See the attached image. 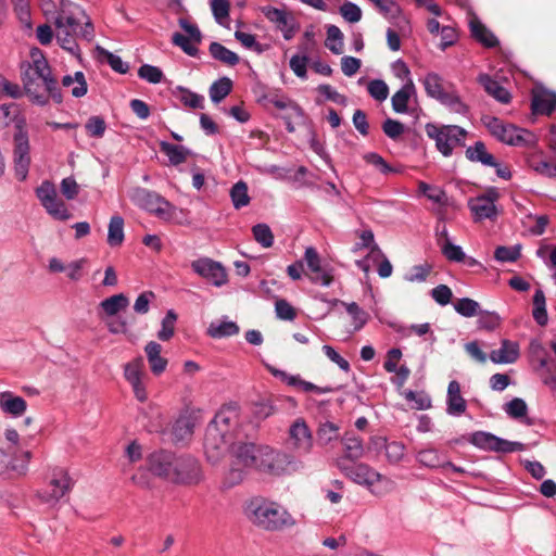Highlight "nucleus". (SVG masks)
Instances as JSON below:
<instances>
[{"mask_svg": "<svg viewBox=\"0 0 556 556\" xmlns=\"http://www.w3.org/2000/svg\"><path fill=\"white\" fill-rule=\"evenodd\" d=\"M176 455L168 451L154 452L149 457L150 471L167 481L173 475V466L175 465Z\"/></svg>", "mask_w": 556, "mask_h": 556, "instance_id": "nucleus-25", "label": "nucleus"}, {"mask_svg": "<svg viewBox=\"0 0 556 556\" xmlns=\"http://www.w3.org/2000/svg\"><path fill=\"white\" fill-rule=\"evenodd\" d=\"M454 309L464 317H473L480 313V304L469 298L458 299L454 303Z\"/></svg>", "mask_w": 556, "mask_h": 556, "instance_id": "nucleus-55", "label": "nucleus"}, {"mask_svg": "<svg viewBox=\"0 0 556 556\" xmlns=\"http://www.w3.org/2000/svg\"><path fill=\"white\" fill-rule=\"evenodd\" d=\"M124 241V219L119 215L111 217L108 230V244L112 248L119 247Z\"/></svg>", "mask_w": 556, "mask_h": 556, "instance_id": "nucleus-44", "label": "nucleus"}, {"mask_svg": "<svg viewBox=\"0 0 556 556\" xmlns=\"http://www.w3.org/2000/svg\"><path fill=\"white\" fill-rule=\"evenodd\" d=\"M253 237L263 248H270L274 243V235L267 224H256L252 228Z\"/></svg>", "mask_w": 556, "mask_h": 556, "instance_id": "nucleus-57", "label": "nucleus"}, {"mask_svg": "<svg viewBox=\"0 0 556 556\" xmlns=\"http://www.w3.org/2000/svg\"><path fill=\"white\" fill-rule=\"evenodd\" d=\"M24 121H20L13 135L12 162L14 176L18 181H25L28 177L31 153L27 130L24 128Z\"/></svg>", "mask_w": 556, "mask_h": 556, "instance_id": "nucleus-10", "label": "nucleus"}, {"mask_svg": "<svg viewBox=\"0 0 556 556\" xmlns=\"http://www.w3.org/2000/svg\"><path fill=\"white\" fill-rule=\"evenodd\" d=\"M128 197L135 205L161 219L169 220L173 217L175 206L155 191L135 187L128 191Z\"/></svg>", "mask_w": 556, "mask_h": 556, "instance_id": "nucleus-9", "label": "nucleus"}, {"mask_svg": "<svg viewBox=\"0 0 556 556\" xmlns=\"http://www.w3.org/2000/svg\"><path fill=\"white\" fill-rule=\"evenodd\" d=\"M417 98L416 87L412 79H408L391 98V105L395 113H408L409 102Z\"/></svg>", "mask_w": 556, "mask_h": 556, "instance_id": "nucleus-28", "label": "nucleus"}, {"mask_svg": "<svg viewBox=\"0 0 556 556\" xmlns=\"http://www.w3.org/2000/svg\"><path fill=\"white\" fill-rule=\"evenodd\" d=\"M231 454L235 460L224 480L226 488H232L241 483L245 477L244 469L253 468L258 470L261 445H255L254 443L233 444Z\"/></svg>", "mask_w": 556, "mask_h": 556, "instance_id": "nucleus-5", "label": "nucleus"}, {"mask_svg": "<svg viewBox=\"0 0 556 556\" xmlns=\"http://www.w3.org/2000/svg\"><path fill=\"white\" fill-rule=\"evenodd\" d=\"M504 412L510 418L520 419L528 414V405L525 400L520 397H514L511 401L504 405Z\"/></svg>", "mask_w": 556, "mask_h": 556, "instance_id": "nucleus-59", "label": "nucleus"}, {"mask_svg": "<svg viewBox=\"0 0 556 556\" xmlns=\"http://www.w3.org/2000/svg\"><path fill=\"white\" fill-rule=\"evenodd\" d=\"M339 12L344 21L349 23H357L362 20V9L354 2L346 1L340 8Z\"/></svg>", "mask_w": 556, "mask_h": 556, "instance_id": "nucleus-63", "label": "nucleus"}, {"mask_svg": "<svg viewBox=\"0 0 556 556\" xmlns=\"http://www.w3.org/2000/svg\"><path fill=\"white\" fill-rule=\"evenodd\" d=\"M144 353L154 376H160L166 370L168 361L161 355L162 345L155 341H150L144 346Z\"/></svg>", "mask_w": 556, "mask_h": 556, "instance_id": "nucleus-31", "label": "nucleus"}, {"mask_svg": "<svg viewBox=\"0 0 556 556\" xmlns=\"http://www.w3.org/2000/svg\"><path fill=\"white\" fill-rule=\"evenodd\" d=\"M441 252L442 254L452 262H464L466 260V254L463 251L460 245L454 244L451 239L444 240L441 243Z\"/></svg>", "mask_w": 556, "mask_h": 556, "instance_id": "nucleus-58", "label": "nucleus"}, {"mask_svg": "<svg viewBox=\"0 0 556 556\" xmlns=\"http://www.w3.org/2000/svg\"><path fill=\"white\" fill-rule=\"evenodd\" d=\"M14 7V12L26 30L33 29L30 3L29 0H11Z\"/></svg>", "mask_w": 556, "mask_h": 556, "instance_id": "nucleus-53", "label": "nucleus"}, {"mask_svg": "<svg viewBox=\"0 0 556 556\" xmlns=\"http://www.w3.org/2000/svg\"><path fill=\"white\" fill-rule=\"evenodd\" d=\"M73 488V480L64 468H54L46 488L38 492L41 502L54 506Z\"/></svg>", "mask_w": 556, "mask_h": 556, "instance_id": "nucleus-11", "label": "nucleus"}, {"mask_svg": "<svg viewBox=\"0 0 556 556\" xmlns=\"http://www.w3.org/2000/svg\"><path fill=\"white\" fill-rule=\"evenodd\" d=\"M343 33L336 25L327 26V38L325 46L333 53H343Z\"/></svg>", "mask_w": 556, "mask_h": 556, "instance_id": "nucleus-50", "label": "nucleus"}, {"mask_svg": "<svg viewBox=\"0 0 556 556\" xmlns=\"http://www.w3.org/2000/svg\"><path fill=\"white\" fill-rule=\"evenodd\" d=\"M270 374L279 378L281 381L286 382L290 387H295L301 389L304 392H313L316 394H326L333 391L331 387H319L309 381H305L301 378L300 375H290L281 369H277L275 367L268 368Z\"/></svg>", "mask_w": 556, "mask_h": 556, "instance_id": "nucleus-24", "label": "nucleus"}, {"mask_svg": "<svg viewBox=\"0 0 556 556\" xmlns=\"http://www.w3.org/2000/svg\"><path fill=\"white\" fill-rule=\"evenodd\" d=\"M54 25H63L67 29L79 31L80 38L90 41L94 37V29L85 10L70 0H61Z\"/></svg>", "mask_w": 556, "mask_h": 556, "instance_id": "nucleus-6", "label": "nucleus"}, {"mask_svg": "<svg viewBox=\"0 0 556 556\" xmlns=\"http://www.w3.org/2000/svg\"><path fill=\"white\" fill-rule=\"evenodd\" d=\"M176 320V313L173 309H168L162 319V327L157 332V338L161 341H168L174 336Z\"/></svg>", "mask_w": 556, "mask_h": 556, "instance_id": "nucleus-56", "label": "nucleus"}, {"mask_svg": "<svg viewBox=\"0 0 556 556\" xmlns=\"http://www.w3.org/2000/svg\"><path fill=\"white\" fill-rule=\"evenodd\" d=\"M425 130L435 141V147L443 156H451L456 147L465 146L467 130L460 126L427 123Z\"/></svg>", "mask_w": 556, "mask_h": 556, "instance_id": "nucleus-8", "label": "nucleus"}, {"mask_svg": "<svg viewBox=\"0 0 556 556\" xmlns=\"http://www.w3.org/2000/svg\"><path fill=\"white\" fill-rule=\"evenodd\" d=\"M172 472L169 482L175 484L192 485L203 479L199 460L190 455L176 456Z\"/></svg>", "mask_w": 556, "mask_h": 556, "instance_id": "nucleus-13", "label": "nucleus"}, {"mask_svg": "<svg viewBox=\"0 0 556 556\" xmlns=\"http://www.w3.org/2000/svg\"><path fill=\"white\" fill-rule=\"evenodd\" d=\"M531 109L535 115H551L556 110V92L536 86L532 90Z\"/></svg>", "mask_w": 556, "mask_h": 556, "instance_id": "nucleus-23", "label": "nucleus"}, {"mask_svg": "<svg viewBox=\"0 0 556 556\" xmlns=\"http://www.w3.org/2000/svg\"><path fill=\"white\" fill-rule=\"evenodd\" d=\"M482 123L494 138L505 144L530 147L535 143V136L531 131L504 123L498 117L486 115L482 117Z\"/></svg>", "mask_w": 556, "mask_h": 556, "instance_id": "nucleus-7", "label": "nucleus"}, {"mask_svg": "<svg viewBox=\"0 0 556 556\" xmlns=\"http://www.w3.org/2000/svg\"><path fill=\"white\" fill-rule=\"evenodd\" d=\"M138 76L150 84H159L162 81L164 75L157 66L143 64L138 70Z\"/></svg>", "mask_w": 556, "mask_h": 556, "instance_id": "nucleus-64", "label": "nucleus"}, {"mask_svg": "<svg viewBox=\"0 0 556 556\" xmlns=\"http://www.w3.org/2000/svg\"><path fill=\"white\" fill-rule=\"evenodd\" d=\"M208 51L213 59L226 65L235 66L239 63L238 54L219 42H212L208 47Z\"/></svg>", "mask_w": 556, "mask_h": 556, "instance_id": "nucleus-42", "label": "nucleus"}, {"mask_svg": "<svg viewBox=\"0 0 556 556\" xmlns=\"http://www.w3.org/2000/svg\"><path fill=\"white\" fill-rule=\"evenodd\" d=\"M469 442L478 448L497 453H514L525 450V444L521 442L508 441L486 431L473 432Z\"/></svg>", "mask_w": 556, "mask_h": 556, "instance_id": "nucleus-14", "label": "nucleus"}, {"mask_svg": "<svg viewBox=\"0 0 556 556\" xmlns=\"http://www.w3.org/2000/svg\"><path fill=\"white\" fill-rule=\"evenodd\" d=\"M467 403L460 394V384L452 380L447 387L446 413L451 416H460L466 412Z\"/></svg>", "mask_w": 556, "mask_h": 556, "instance_id": "nucleus-29", "label": "nucleus"}, {"mask_svg": "<svg viewBox=\"0 0 556 556\" xmlns=\"http://www.w3.org/2000/svg\"><path fill=\"white\" fill-rule=\"evenodd\" d=\"M261 12L275 26L276 30L282 34L286 40L289 41L294 37L299 25L291 13L271 5L262 7Z\"/></svg>", "mask_w": 556, "mask_h": 556, "instance_id": "nucleus-20", "label": "nucleus"}, {"mask_svg": "<svg viewBox=\"0 0 556 556\" xmlns=\"http://www.w3.org/2000/svg\"><path fill=\"white\" fill-rule=\"evenodd\" d=\"M160 149L168 157V162L173 166L184 163L191 154V151L185 146L173 144L167 141H161Z\"/></svg>", "mask_w": 556, "mask_h": 556, "instance_id": "nucleus-39", "label": "nucleus"}, {"mask_svg": "<svg viewBox=\"0 0 556 556\" xmlns=\"http://www.w3.org/2000/svg\"><path fill=\"white\" fill-rule=\"evenodd\" d=\"M31 458L29 451H15L0 445V476L15 472L25 475Z\"/></svg>", "mask_w": 556, "mask_h": 556, "instance_id": "nucleus-19", "label": "nucleus"}, {"mask_svg": "<svg viewBox=\"0 0 556 556\" xmlns=\"http://www.w3.org/2000/svg\"><path fill=\"white\" fill-rule=\"evenodd\" d=\"M532 316L535 323L540 326H545L548 321L545 294L541 289L535 290L533 294Z\"/></svg>", "mask_w": 556, "mask_h": 556, "instance_id": "nucleus-45", "label": "nucleus"}, {"mask_svg": "<svg viewBox=\"0 0 556 556\" xmlns=\"http://www.w3.org/2000/svg\"><path fill=\"white\" fill-rule=\"evenodd\" d=\"M176 94L179 101L190 109H203L204 108V97L202 94L195 93L188 88L177 87Z\"/></svg>", "mask_w": 556, "mask_h": 556, "instance_id": "nucleus-49", "label": "nucleus"}, {"mask_svg": "<svg viewBox=\"0 0 556 556\" xmlns=\"http://www.w3.org/2000/svg\"><path fill=\"white\" fill-rule=\"evenodd\" d=\"M56 27V40L60 46L68 51L74 56L80 55L79 46L76 42L77 38H80L79 31L65 28L63 25H55Z\"/></svg>", "mask_w": 556, "mask_h": 556, "instance_id": "nucleus-35", "label": "nucleus"}, {"mask_svg": "<svg viewBox=\"0 0 556 556\" xmlns=\"http://www.w3.org/2000/svg\"><path fill=\"white\" fill-rule=\"evenodd\" d=\"M191 268L197 275L211 281L215 287L227 283V273L224 266L212 258L200 257L191 263Z\"/></svg>", "mask_w": 556, "mask_h": 556, "instance_id": "nucleus-22", "label": "nucleus"}, {"mask_svg": "<svg viewBox=\"0 0 556 556\" xmlns=\"http://www.w3.org/2000/svg\"><path fill=\"white\" fill-rule=\"evenodd\" d=\"M258 471L270 476H289L304 469V463L294 454L261 445Z\"/></svg>", "mask_w": 556, "mask_h": 556, "instance_id": "nucleus-4", "label": "nucleus"}, {"mask_svg": "<svg viewBox=\"0 0 556 556\" xmlns=\"http://www.w3.org/2000/svg\"><path fill=\"white\" fill-rule=\"evenodd\" d=\"M344 445L345 458L350 460H357L364 455L363 440L354 434L345 433L342 438Z\"/></svg>", "mask_w": 556, "mask_h": 556, "instance_id": "nucleus-41", "label": "nucleus"}, {"mask_svg": "<svg viewBox=\"0 0 556 556\" xmlns=\"http://www.w3.org/2000/svg\"><path fill=\"white\" fill-rule=\"evenodd\" d=\"M21 76L25 92L34 103L46 105L50 98L55 103L63 101L58 80L40 49H31L29 60L22 62Z\"/></svg>", "mask_w": 556, "mask_h": 556, "instance_id": "nucleus-1", "label": "nucleus"}, {"mask_svg": "<svg viewBox=\"0 0 556 556\" xmlns=\"http://www.w3.org/2000/svg\"><path fill=\"white\" fill-rule=\"evenodd\" d=\"M197 422L198 416L193 412H182L173 425V440L176 442L189 440L193 434Z\"/></svg>", "mask_w": 556, "mask_h": 556, "instance_id": "nucleus-26", "label": "nucleus"}, {"mask_svg": "<svg viewBox=\"0 0 556 556\" xmlns=\"http://www.w3.org/2000/svg\"><path fill=\"white\" fill-rule=\"evenodd\" d=\"M64 87L73 86L71 93L75 98L84 97L87 93V81L83 72H76L74 76L65 75L62 78Z\"/></svg>", "mask_w": 556, "mask_h": 556, "instance_id": "nucleus-46", "label": "nucleus"}, {"mask_svg": "<svg viewBox=\"0 0 556 556\" xmlns=\"http://www.w3.org/2000/svg\"><path fill=\"white\" fill-rule=\"evenodd\" d=\"M240 331L239 326L227 317L222 318L218 321H213L207 328V334L214 339H222L238 334Z\"/></svg>", "mask_w": 556, "mask_h": 556, "instance_id": "nucleus-36", "label": "nucleus"}, {"mask_svg": "<svg viewBox=\"0 0 556 556\" xmlns=\"http://www.w3.org/2000/svg\"><path fill=\"white\" fill-rule=\"evenodd\" d=\"M338 467L345 477L357 484L368 488L371 493H375L371 489L375 483L386 480L381 473L364 463L346 465L344 460H339Z\"/></svg>", "mask_w": 556, "mask_h": 556, "instance_id": "nucleus-17", "label": "nucleus"}, {"mask_svg": "<svg viewBox=\"0 0 556 556\" xmlns=\"http://www.w3.org/2000/svg\"><path fill=\"white\" fill-rule=\"evenodd\" d=\"M340 437V427L332 421L321 422L317 429V439L320 445H328Z\"/></svg>", "mask_w": 556, "mask_h": 556, "instance_id": "nucleus-48", "label": "nucleus"}, {"mask_svg": "<svg viewBox=\"0 0 556 556\" xmlns=\"http://www.w3.org/2000/svg\"><path fill=\"white\" fill-rule=\"evenodd\" d=\"M519 355V344L504 339L501 342V348L490 353V359L494 364H513L518 359Z\"/></svg>", "mask_w": 556, "mask_h": 556, "instance_id": "nucleus-30", "label": "nucleus"}, {"mask_svg": "<svg viewBox=\"0 0 556 556\" xmlns=\"http://www.w3.org/2000/svg\"><path fill=\"white\" fill-rule=\"evenodd\" d=\"M237 410L223 407L207 425L204 437V453L208 463L218 464L233 445Z\"/></svg>", "mask_w": 556, "mask_h": 556, "instance_id": "nucleus-2", "label": "nucleus"}, {"mask_svg": "<svg viewBox=\"0 0 556 556\" xmlns=\"http://www.w3.org/2000/svg\"><path fill=\"white\" fill-rule=\"evenodd\" d=\"M27 409L26 401L11 391L0 392V410L12 418H18Z\"/></svg>", "mask_w": 556, "mask_h": 556, "instance_id": "nucleus-27", "label": "nucleus"}, {"mask_svg": "<svg viewBox=\"0 0 556 556\" xmlns=\"http://www.w3.org/2000/svg\"><path fill=\"white\" fill-rule=\"evenodd\" d=\"M124 377L131 386L135 397L143 403L148 400L147 383L149 376L144 370V361L138 356L124 365Z\"/></svg>", "mask_w": 556, "mask_h": 556, "instance_id": "nucleus-15", "label": "nucleus"}, {"mask_svg": "<svg viewBox=\"0 0 556 556\" xmlns=\"http://www.w3.org/2000/svg\"><path fill=\"white\" fill-rule=\"evenodd\" d=\"M232 89V81L228 77H222L215 80L208 90L212 102L219 103L223 101Z\"/></svg>", "mask_w": 556, "mask_h": 556, "instance_id": "nucleus-47", "label": "nucleus"}, {"mask_svg": "<svg viewBox=\"0 0 556 556\" xmlns=\"http://www.w3.org/2000/svg\"><path fill=\"white\" fill-rule=\"evenodd\" d=\"M367 91L372 99L383 102L389 97V87L382 79H372L367 84Z\"/></svg>", "mask_w": 556, "mask_h": 556, "instance_id": "nucleus-60", "label": "nucleus"}, {"mask_svg": "<svg viewBox=\"0 0 556 556\" xmlns=\"http://www.w3.org/2000/svg\"><path fill=\"white\" fill-rule=\"evenodd\" d=\"M211 10L217 24L228 27L230 3L228 0H212Z\"/></svg>", "mask_w": 556, "mask_h": 556, "instance_id": "nucleus-54", "label": "nucleus"}, {"mask_svg": "<svg viewBox=\"0 0 556 556\" xmlns=\"http://www.w3.org/2000/svg\"><path fill=\"white\" fill-rule=\"evenodd\" d=\"M230 198L235 208L247 206L250 203L248 185L242 180L236 182L230 189Z\"/></svg>", "mask_w": 556, "mask_h": 556, "instance_id": "nucleus-51", "label": "nucleus"}, {"mask_svg": "<svg viewBox=\"0 0 556 556\" xmlns=\"http://www.w3.org/2000/svg\"><path fill=\"white\" fill-rule=\"evenodd\" d=\"M478 81L484 88L485 92L492 96L498 102L504 104L510 102L511 96L509 91L504 88L497 80L493 79L489 74H480Z\"/></svg>", "mask_w": 556, "mask_h": 556, "instance_id": "nucleus-32", "label": "nucleus"}, {"mask_svg": "<svg viewBox=\"0 0 556 556\" xmlns=\"http://www.w3.org/2000/svg\"><path fill=\"white\" fill-rule=\"evenodd\" d=\"M85 129L89 137L102 138L106 129V124L101 116L94 115L88 118L85 124Z\"/></svg>", "mask_w": 556, "mask_h": 556, "instance_id": "nucleus-62", "label": "nucleus"}, {"mask_svg": "<svg viewBox=\"0 0 556 556\" xmlns=\"http://www.w3.org/2000/svg\"><path fill=\"white\" fill-rule=\"evenodd\" d=\"M243 510L251 523L265 531H281L296 523L286 507L263 496L250 498Z\"/></svg>", "mask_w": 556, "mask_h": 556, "instance_id": "nucleus-3", "label": "nucleus"}, {"mask_svg": "<svg viewBox=\"0 0 556 556\" xmlns=\"http://www.w3.org/2000/svg\"><path fill=\"white\" fill-rule=\"evenodd\" d=\"M178 24L188 36L181 33H174L172 36V43L179 47L187 55L193 58L198 56L199 49L197 48V45L202 41L201 30L198 25L190 23L186 18H179Z\"/></svg>", "mask_w": 556, "mask_h": 556, "instance_id": "nucleus-18", "label": "nucleus"}, {"mask_svg": "<svg viewBox=\"0 0 556 556\" xmlns=\"http://www.w3.org/2000/svg\"><path fill=\"white\" fill-rule=\"evenodd\" d=\"M465 153L470 162L481 163L483 166L496 165L495 157L488 152L482 141H477L475 144L469 146Z\"/></svg>", "mask_w": 556, "mask_h": 556, "instance_id": "nucleus-38", "label": "nucleus"}, {"mask_svg": "<svg viewBox=\"0 0 556 556\" xmlns=\"http://www.w3.org/2000/svg\"><path fill=\"white\" fill-rule=\"evenodd\" d=\"M288 439L291 448L299 454H308L313 450V433L304 418H296L290 425Z\"/></svg>", "mask_w": 556, "mask_h": 556, "instance_id": "nucleus-21", "label": "nucleus"}, {"mask_svg": "<svg viewBox=\"0 0 556 556\" xmlns=\"http://www.w3.org/2000/svg\"><path fill=\"white\" fill-rule=\"evenodd\" d=\"M500 193L496 188L492 187L485 193L479 194L468 200V207L473 216L475 222L484 219H496L498 212L495 202L498 200Z\"/></svg>", "mask_w": 556, "mask_h": 556, "instance_id": "nucleus-16", "label": "nucleus"}, {"mask_svg": "<svg viewBox=\"0 0 556 556\" xmlns=\"http://www.w3.org/2000/svg\"><path fill=\"white\" fill-rule=\"evenodd\" d=\"M375 444H382L386 450V456L391 464L400 463L405 454V445L402 442L392 441L387 442L383 438H375L372 439Z\"/></svg>", "mask_w": 556, "mask_h": 556, "instance_id": "nucleus-43", "label": "nucleus"}, {"mask_svg": "<svg viewBox=\"0 0 556 556\" xmlns=\"http://www.w3.org/2000/svg\"><path fill=\"white\" fill-rule=\"evenodd\" d=\"M445 459L446 455L432 446L421 448L416 454V460L420 464V466L429 469H442Z\"/></svg>", "mask_w": 556, "mask_h": 556, "instance_id": "nucleus-33", "label": "nucleus"}, {"mask_svg": "<svg viewBox=\"0 0 556 556\" xmlns=\"http://www.w3.org/2000/svg\"><path fill=\"white\" fill-rule=\"evenodd\" d=\"M422 85L427 96L438 100L439 102H441L448 93L444 91L443 78L434 72H430L424 77Z\"/></svg>", "mask_w": 556, "mask_h": 556, "instance_id": "nucleus-37", "label": "nucleus"}, {"mask_svg": "<svg viewBox=\"0 0 556 556\" xmlns=\"http://www.w3.org/2000/svg\"><path fill=\"white\" fill-rule=\"evenodd\" d=\"M496 261L502 263H513L520 257V245L514 247H497L494 252Z\"/></svg>", "mask_w": 556, "mask_h": 556, "instance_id": "nucleus-61", "label": "nucleus"}, {"mask_svg": "<svg viewBox=\"0 0 556 556\" xmlns=\"http://www.w3.org/2000/svg\"><path fill=\"white\" fill-rule=\"evenodd\" d=\"M341 305L345 307L346 312L352 317L355 331L361 330L367 324L369 315L367 312L361 308L357 303L341 302Z\"/></svg>", "mask_w": 556, "mask_h": 556, "instance_id": "nucleus-52", "label": "nucleus"}, {"mask_svg": "<svg viewBox=\"0 0 556 556\" xmlns=\"http://www.w3.org/2000/svg\"><path fill=\"white\" fill-rule=\"evenodd\" d=\"M128 304V298L124 293H118L102 300L99 306L106 316H115L121 311L125 309Z\"/></svg>", "mask_w": 556, "mask_h": 556, "instance_id": "nucleus-40", "label": "nucleus"}, {"mask_svg": "<svg viewBox=\"0 0 556 556\" xmlns=\"http://www.w3.org/2000/svg\"><path fill=\"white\" fill-rule=\"evenodd\" d=\"M35 192L40 204L51 217L58 220H67L72 217L66 204L59 199L55 186L51 181L43 180Z\"/></svg>", "mask_w": 556, "mask_h": 556, "instance_id": "nucleus-12", "label": "nucleus"}, {"mask_svg": "<svg viewBox=\"0 0 556 556\" xmlns=\"http://www.w3.org/2000/svg\"><path fill=\"white\" fill-rule=\"evenodd\" d=\"M469 28L471 36L484 47L494 48L498 45L495 35L488 29L476 15L470 17Z\"/></svg>", "mask_w": 556, "mask_h": 556, "instance_id": "nucleus-34", "label": "nucleus"}]
</instances>
